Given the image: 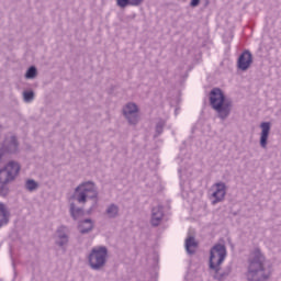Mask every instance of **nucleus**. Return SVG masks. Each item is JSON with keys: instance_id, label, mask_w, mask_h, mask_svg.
<instances>
[{"instance_id": "nucleus-1", "label": "nucleus", "mask_w": 281, "mask_h": 281, "mask_svg": "<svg viewBox=\"0 0 281 281\" xmlns=\"http://www.w3.org/2000/svg\"><path fill=\"white\" fill-rule=\"evenodd\" d=\"M273 276V265L265 257L260 248H255L248 259L247 281H269Z\"/></svg>"}, {"instance_id": "nucleus-2", "label": "nucleus", "mask_w": 281, "mask_h": 281, "mask_svg": "<svg viewBox=\"0 0 281 281\" xmlns=\"http://www.w3.org/2000/svg\"><path fill=\"white\" fill-rule=\"evenodd\" d=\"M211 106L218 113L221 120H227L232 113V100L225 99L223 90L214 88L210 93Z\"/></svg>"}, {"instance_id": "nucleus-3", "label": "nucleus", "mask_w": 281, "mask_h": 281, "mask_svg": "<svg viewBox=\"0 0 281 281\" xmlns=\"http://www.w3.org/2000/svg\"><path fill=\"white\" fill-rule=\"evenodd\" d=\"M21 172V166L16 161H10L4 168L0 169V196H8L10 188L8 183H12Z\"/></svg>"}, {"instance_id": "nucleus-4", "label": "nucleus", "mask_w": 281, "mask_h": 281, "mask_svg": "<svg viewBox=\"0 0 281 281\" xmlns=\"http://www.w3.org/2000/svg\"><path fill=\"white\" fill-rule=\"evenodd\" d=\"M109 260V248L106 246L93 247L88 255V265L92 271H102Z\"/></svg>"}, {"instance_id": "nucleus-5", "label": "nucleus", "mask_w": 281, "mask_h": 281, "mask_svg": "<svg viewBox=\"0 0 281 281\" xmlns=\"http://www.w3.org/2000/svg\"><path fill=\"white\" fill-rule=\"evenodd\" d=\"M72 196L75 201L82 205H85L89 199L98 201V186H95L93 181L82 182L75 189Z\"/></svg>"}, {"instance_id": "nucleus-6", "label": "nucleus", "mask_w": 281, "mask_h": 281, "mask_svg": "<svg viewBox=\"0 0 281 281\" xmlns=\"http://www.w3.org/2000/svg\"><path fill=\"white\" fill-rule=\"evenodd\" d=\"M227 258V248L223 244H215L210 250L209 269H218Z\"/></svg>"}, {"instance_id": "nucleus-7", "label": "nucleus", "mask_w": 281, "mask_h": 281, "mask_svg": "<svg viewBox=\"0 0 281 281\" xmlns=\"http://www.w3.org/2000/svg\"><path fill=\"white\" fill-rule=\"evenodd\" d=\"M15 153H19L16 136H7L3 144L0 146V164L3 161L5 154L14 155Z\"/></svg>"}, {"instance_id": "nucleus-8", "label": "nucleus", "mask_w": 281, "mask_h": 281, "mask_svg": "<svg viewBox=\"0 0 281 281\" xmlns=\"http://www.w3.org/2000/svg\"><path fill=\"white\" fill-rule=\"evenodd\" d=\"M137 104L135 103H127L123 108V115L127 120L128 124H137L139 122V114H138Z\"/></svg>"}, {"instance_id": "nucleus-9", "label": "nucleus", "mask_w": 281, "mask_h": 281, "mask_svg": "<svg viewBox=\"0 0 281 281\" xmlns=\"http://www.w3.org/2000/svg\"><path fill=\"white\" fill-rule=\"evenodd\" d=\"M212 204L216 205V203H221L225 200V194H227V187L225 186V182H217L212 187Z\"/></svg>"}, {"instance_id": "nucleus-10", "label": "nucleus", "mask_w": 281, "mask_h": 281, "mask_svg": "<svg viewBox=\"0 0 281 281\" xmlns=\"http://www.w3.org/2000/svg\"><path fill=\"white\" fill-rule=\"evenodd\" d=\"M55 243L58 247H66L69 244V229L66 226L57 228Z\"/></svg>"}, {"instance_id": "nucleus-11", "label": "nucleus", "mask_w": 281, "mask_h": 281, "mask_svg": "<svg viewBox=\"0 0 281 281\" xmlns=\"http://www.w3.org/2000/svg\"><path fill=\"white\" fill-rule=\"evenodd\" d=\"M254 63V56L251 55V52L245 50L238 58L237 67L241 71H247L249 67H251V64Z\"/></svg>"}, {"instance_id": "nucleus-12", "label": "nucleus", "mask_w": 281, "mask_h": 281, "mask_svg": "<svg viewBox=\"0 0 281 281\" xmlns=\"http://www.w3.org/2000/svg\"><path fill=\"white\" fill-rule=\"evenodd\" d=\"M261 134H260V146L261 148H267V144L269 140V134L271 133V123L262 122L260 124Z\"/></svg>"}, {"instance_id": "nucleus-13", "label": "nucleus", "mask_w": 281, "mask_h": 281, "mask_svg": "<svg viewBox=\"0 0 281 281\" xmlns=\"http://www.w3.org/2000/svg\"><path fill=\"white\" fill-rule=\"evenodd\" d=\"M164 221V206L158 205L151 209V225L153 227H159Z\"/></svg>"}, {"instance_id": "nucleus-14", "label": "nucleus", "mask_w": 281, "mask_h": 281, "mask_svg": "<svg viewBox=\"0 0 281 281\" xmlns=\"http://www.w3.org/2000/svg\"><path fill=\"white\" fill-rule=\"evenodd\" d=\"M10 222V211H8V206L0 202V229L3 225H8Z\"/></svg>"}, {"instance_id": "nucleus-15", "label": "nucleus", "mask_w": 281, "mask_h": 281, "mask_svg": "<svg viewBox=\"0 0 281 281\" xmlns=\"http://www.w3.org/2000/svg\"><path fill=\"white\" fill-rule=\"evenodd\" d=\"M210 270L214 272L213 278L216 281L227 280V278L229 277V273H232V269L229 268L221 271V266H218L217 269H210Z\"/></svg>"}, {"instance_id": "nucleus-16", "label": "nucleus", "mask_w": 281, "mask_h": 281, "mask_svg": "<svg viewBox=\"0 0 281 281\" xmlns=\"http://www.w3.org/2000/svg\"><path fill=\"white\" fill-rule=\"evenodd\" d=\"M105 215L108 218H117L120 216V206L115 203H111L105 209Z\"/></svg>"}, {"instance_id": "nucleus-17", "label": "nucleus", "mask_w": 281, "mask_h": 281, "mask_svg": "<svg viewBox=\"0 0 281 281\" xmlns=\"http://www.w3.org/2000/svg\"><path fill=\"white\" fill-rule=\"evenodd\" d=\"M78 228L80 234H89V232L93 229V221H91L90 218L83 220L79 223Z\"/></svg>"}, {"instance_id": "nucleus-18", "label": "nucleus", "mask_w": 281, "mask_h": 281, "mask_svg": "<svg viewBox=\"0 0 281 281\" xmlns=\"http://www.w3.org/2000/svg\"><path fill=\"white\" fill-rule=\"evenodd\" d=\"M184 247H186V251L190 255L194 254L196 251V240L194 239V237L190 236L186 239L184 243Z\"/></svg>"}, {"instance_id": "nucleus-19", "label": "nucleus", "mask_w": 281, "mask_h": 281, "mask_svg": "<svg viewBox=\"0 0 281 281\" xmlns=\"http://www.w3.org/2000/svg\"><path fill=\"white\" fill-rule=\"evenodd\" d=\"M83 211L80 207H76V204H70V216L74 218V221H78L80 216H82Z\"/></svg>"}, {"instance_id": "nucleus-20", "label": "nucleus", "mask_w": 281, "mask_h": 281, "mask_svg": "<svg viewBox=\"0 0 281 281\" xmlns=\"http://www.w3.org/2000/svg\"><path fill=\"white\" fill-rule=\"evenodd\" d=\"M37 74H38V70L36 69V66H31L25 72V78L26 80H34Z\"/></svg>"}, {"instance_id": "nucleus-21", "label": "nucleus", "mask_w": 281, "mask_h": 281, "mask_svg": "<svg viewBox=\"0 0 281 281\" xmlns=\"http://www.w3.org/2000/svg\"><path fill=\"white\" fill-rule=\"evenodd\" d=\"M25 189H26L29 192H35V190H38V182H36V181L33 180V179H29V180H26V182H25Z\"/></svg>"}, {"instance_id": "nucleus-22", "label": "nucleus", "mask_w": 281, "mask_h": 281, "mask_svg": "<svg viewBox=\"0 0 281 281\" xmlns=\"http://www.w3.org/2000/svg\"><path fill=\"white\" fill-rule=\"evenodd\" d=\"M34 97L35 94H34V91L32 90H25L23 92V100L26 104H31V102H34Z\"/></svg>"}, {"instance_id": "nucleus-23", "label": "nucleus", "mask_w": 281, "mask_h": 281, "mask_svg": "<svg viewBox=\"0 0 281 281\" xmlns=\"http://www.w3.org/2000/svg\"><path fill=\"white\" fill-rule=\"evenodd\" d=\"M166 126V121L160 120L157 122L156 124V133L157 135H161V133H164V127Z\"/></svg>"}, {"instance_id": "nucleus-24", "label": "nucleus", "mask_w": 281, "mask_h": 281, "mask_svg": "<svg viewBox=\"0 0 281 281\" xmlns=\"http://www.w3.org/2000/svg\"><path fill=\"white\" fill-rule=\"evenodd\" d=\"M116 5L119 8H127V5H131V0H116Z\"/></svg>"}, {"instance_id": "nucleus-25", "label": "nucleus", "mask_w": 281, "mask_h": 281, "mask_svg": "<svg viewBox=\"0 0 281 281\" xmlns=\"http://www.w3.org/2000/svg\"><path fill=\"white\" fill-rule=\"evenodd\" d=\"M201 0H191L190 5L191 8H199Z\"/></svg>"}, {"instance_id": "nucleus-26", "label": "nucleus", "mask_w": 281, "mask_h": 281, "mask_svg": "<svg viewBox=\"0 0 281 281\" xmlns=\"http://www.w3.org/2000/svg\"><path fill=\"white\" fill-rule=\"evenodd\" d=\"M144 0H131V5H142Z\"/></svg>"}, {"instance_id": "nucleus-27", "label": "nucleus", "mask_w": 281, "mask_h": 281, "mask_svg": "<svg viewBox=\"0 0 281 281\" xmlns=\"http://www.w3.org/2000/svg\"><path fill=\"white\" fill-rule=\"evenodd\" d=\"M127 19H130V20L135 19V14L128 15Z\"/></svg>"}, {"instance_id": "nucleus-28", "label": "nucleus", "mask_w": 281, "mask_h": 281, "mask_svg": "<svg viewBox=\"0 0 281 281\" xmlns=\"http://www.w3.org/2000/svg\"><path fill=\"white\" fill-rule=\"evenodd\" d=\"M205 8H207V5H210V0H205Z\"/></svg>"}, {"instance_id": "nucleus-29", "label": "nucleus", "mask_w": 281, "mask_h": 281, "mask_svg": "<svg viewBox=\"0 0 281 281\" xmlns=\"http://www.w3.org/2000/svg\"><path fill=\"white\" fill-rule=\"evenodd\" d=\"M0 132H1V125H0Z\"/></svg>"}]
</instances>
